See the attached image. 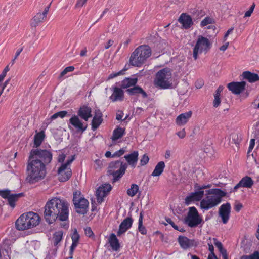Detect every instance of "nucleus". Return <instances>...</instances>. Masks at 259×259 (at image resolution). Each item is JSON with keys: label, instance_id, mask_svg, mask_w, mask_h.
Masks as SVG:
<instances>
[{"label": "nucleus", "instance_id": "c9c22d12", "mask_svg": "<svg viewBox=\"0 0 259 259\" xmlns=\"http://www.w3.org/2000/svg\"><path fill=\"white\" fill-rule=\"evenodd\" d=\"M10 252V247L4 244L0 245V259L4 257L7 259V257L9 258V253Z\"/></svg>", "mask_w": 259, "mask_h": 259}, {"label": "nucleus", "instance_id": "f03ea898", "mask_svg": "<svg viewBox=\"0 0 259 259\" xmlns=\"http://www.w3.org/2000/svg\"><path fill=\"white\" fill-rule=\"evenodd\" d=\"M69 204L63 198L54 197L48 201L44 207V218L51 224L57 219L61 221L68 219Z\"/></svg>", "mask_w": 259, "mask_h": 259}, {"label": "nucleus", "instance_id": "bb28decb", "mask_svg": "<svg viewBox=\"0 0 259 259\" xmlns=\"http://www.w3.org/2000/svg\"><path fill=\"white\" fill-rule=\"evenodd\" d=\"M103 114L99 110L95 112V114L92 121V129L93 131L97 129L103 121Z\"/></svg>", "mask_w": 259, "mask_h": 259}, {"label": "nucleus", "instance_id": "6e6d98bb", "mask_svg": "<svg viewBox=\"0 0 259 259\" xmlns=\"http://www.w3.org/2000/svg\"><path fill=\"white\" fill-rule=\"evenodd\" d=\"M88 0H77L75 4L77 8H81L87 2Z\"/></svg>", "mask_w": 259, "mask_h": 259}, {"label": "nucleus", "instance_id": "338daca9", "mask_svg": "<svg viewBox=\"0 0 259 259\" xmlns=\"http://www.w3.org/2000/svg\"><path fill=\"white\" fill-rule=\"evenodd\" d=\"M223 90V87L221 85L219 86L217 90H216L215 94L214 95V97H220V93L222 92Z\"/></svg>", "mask_w": 259, "mask_h": 259}, {"label": "nucleus", "instance_id": "680f3d73", "mask_svg": "<svg viewBox=\"0 0 259 259\" xmlns=\"http://www.w3.org/2000/svg\"><path fill=\"white\" fill-rule=\"evenodd\" d=\"M219 251L220 253L221 254L223 259H228V255L226 249L223 248H222V249H220Z\"/></svg>", "mask_w": 259, "mask_h": 259}, {"label": "nucleus", "instance_id": "603ef678", "mask_svg": "<svg viewBox=\"0 0 259 259\" xmlns=\"http://www.w3.org/2000/svg\"><path fill=\"white\" fill-rule=\"evenodd\" d=\"M125 150L124 149H123V148L120 149V150L115 152L113 154L112 157L113 158L119 157L121 156H122V155H123L124 153H125Z\"/></svg>", "mask_w": 259, "mask_h": 259}, {"label": "nucleus", "instance_id": "b1692460", "mask_svg": "<svg viewBox=\"0 0 259 259\" xmlns=\"http://www.w3.org/2000/svg\"><path fill=\"white\" fill-rule=\"evenodd\" d=\"M28 220V229L38 225L40 222V218L38 214L33 212H29L26 213Z\"/></svg>", "mask_w": 259, "mask_h": 259}, {"label": "nucleus", "instance_id": "4c0bfd02", "mask_svg": "<svg viewBox=\"0 0 259 259\" xmlns=\"http://www.w3.org/2000/svg\"><path fill=\"white\" fill-rule=\"evenodd\" d=\"M143 211H141L140 213L139 218L138 220V229L141 234L146 235L147 234V229H146L145 227L143 225Z\"/></svg>", "mask_w": 259, "mask_h": 259}, {"label": "nucleus", "instance_id": "c85d7f7f", "mask_svg": "<svg viewBox=\"0 0 259 259\" xmlns=\"http://www.w3.org/2000/svg\"><path fill=\"white\" fill-rule=\"evenodd\" d=\"M242 76L244 79L247 80L250 83L259 81V75L257 74L252 73L249 71L243 72Z\"/></svg>", "mask_w": 259, "mask_h": 259}, {"label": "nucleus", "instance_id": "f3484780", "mask_svg": "<svg viewBox=\"0 0 259 259\" xmlns=\"http://www.w3.org/2000/svg\"><path fill=\"white\" fill-rule=\"evenodd\" d=\"M231 205L227 202L222 204L219 208V215L222 219L223 224H226L230 218Z\"/></svg>", "mask_w": 259, "mask_h": 259}, {"label": "nucleus", "instance_id": "a18cd8bd", "mask_svg": "<svg viewBox=\"0 0 259 259\" xmlns=\"http://www.w3.org/2000/svg\"><path fill=\"white\" fill-rule=\"evenodd\" d=\"M241 259H259V253L257 251H255L250 255L242 256Z\"/></svg>", "mask_w": 259, "mask_h": 259}, {"label": "nucleus", "instance_id": "58836bf2", "mask_svg": "<svg viewBox=\"0 0 259 259\" xmlns=\"http://www.w3.org/2000/svg\"><path fill=\"white\" fill-rule=\"evenodd\" d=\"M58 248V246L52 245L48 251L46 258L54 259V258L56 256Z\"/></svg>", "mask_w": 259, "mask_h": 259}, {"label": "nucleus", "instance_id": "2f4dec72", "mask_svg": "<svg viewBox=\"0 0 259 259\" xmlns=\"http://www.w3.org/2000/svg\"><path fill=\"white\" fill-rule=\"evenodd\" d=\"M165 167L164 162L161 161L156 165L153 172L151 174V176L153 177H158L160 176L163 172Z\"/></svg>", "mask_w": 259, "mask_h": 259}, {"label": "nucleus", "instance_id": "7c9ffc66", "mask_svg": "<svg viewBox=\"0 0 259 259\" xmlns=\"http://www.w3.org/2000/svg\"><path fill=\"white\" fill-rule=\"evenodd\" d=\"M125 134V128L118 126L113 132L111 139L112 141H116L121 138Z\"/></svg>", "mask_w": 259, "mask_h": 259}, {"label": "nucleus", "instance_id": "2eb2a0df", "mask_svg": "<svg viewBox=\"0 0 259 259\" xmlns=\"http://www.w3.org/2000/svg\"><path fill=\"white\" fill-rule=\"evenodd\" d=\"M246 84V82L244 81L232 82L227 84V88L233 94L239 95L245 90Z\"/></svg>", "mask_w": 259, "mask_h": 259}, {"label": "nucleus", "instance_id": "412c9836", "mask_svg": "<svg viewBox=\"0 0 259 259\" xmlns=\"http://www.w3.org/2000/svg\"><path fill=\"white\" fill-rule=\"evenodd\" d=\"M77 116L85 122L88 121L92 117L91 108L85 105L81 106L77 112Z\"/></svg>", "mask_w": 259, "mask_h": 259}, {"label": "nucleus", "instance_id": "6ab92c4d", "mask_svg": "<svg viewBox=\"0 0 259 259\" xmlns=\"http://www.w3.org/2000/svg\"><path fill=\"white\" fill-rule=\"evenodd\" d=\"M178 21L182 25V28L185 29H189L194 24L191 17L185 13L181 14L178 19Z\"/></svg>", "mask_w": 259, "mask_h": 259}, {"label": "nucleus", "instance_id": "37998d69", "mask_svg": "<svg viewBox=\"0 0 259 259\" xmlns=\"http://www.w3.org/2000/svg\"><path fill=\"white\" fill-rule=\"evenodd\" d=\"M75 68L73 66L66 67L60 73L59 78H61L66 74L68 72L73 71Z\"/></svg>", "mask_w": 259, "mask_h": 259}, {"label": "nucleus", "instance_id": "dca6fc26", "mask_svg": "<svg viewBox=\"0 0 259 259\" xmlns=\"http://www.w3.org/2000/svg\"><path fill=\"white\" fill-rule=\"evenodd\" d=\"M204 191L196 190L194 192L190 193L185 199V203L188 205L192 202L201 201L204 196Z\"/></svg>", "mask_w": 259, "mask_h": 259}, {"label": "nucleus", "instance_id": "ddd939ff", "mask_svg": "<svg viewBox=\"0 0 259 259\" xmlns=\"http://www.w3.org/2000/svg\"><path fill=\"white\" fill-rule=\"evenodd\" d=\"M178 243L180 247L184 250L188 248L196 247L198 246V242L194 239H190L186 236L180 235L178 238Z\"/></svg>", "mask_w": 259, "mask_h": 259}, {"label": "nucleus", "instance_id": "e2e57ef3", "mask_svg": "<svg viewBox=\"0 0 259 259\" xmlns=\"http://www.w3.org/2000/svg\"><path fill=\"white\" fill-rule=\"evenodd\" d=\"M66 158V155L64 153H61L58 155V161L60 163H63Z\"/></svg>", "mask_w": 259, "mask_h": 259}, {"label": "nucleus", "instance_id": "c03bdc74", "mask_svg": "<svg viewBox=\"0 0 259 259\" xmlns=\"http://www.w3.org/2000/svg\"><path fill=\"white\" fill-rule=\"evenodd\" d=\"M211 187L210 184L208 185H199L198 184L196 183L194 185V188L195 190H198V191H204L203 190L206 188H210Z\"/></svg>", "mask_w": 259, "mask_h": 259}, {"label": "nucleus", "instance_id": "e433bc0d", "mask_svg": "<svg viewBox=\"0 0 259 259\" xmlns=\"http://www.w3.org/2000/svg\"><path fill=\"white\" fill-rule=\"evenodd\" d=\"M45 137V132L40 131L34 136V144L36 147L39 146L42 142Z\"/></svg>", "mask_w": 259, "mask_h": 259}, {"label": "nucleus", "instance_id": "3c124183", "mask_svg": "<svg viewBox=\"0 0 259 259\" xmlns=\"http://www.w3.org/2000/svg\"><path fill=\"white\" fill-rule=\"evenodd\" d=\"M123 74H124V70H121L118 72H114V73H111L108 77V80L112 79L118 76L123 75Z\"/></svg>", "mask_w": 259, "mask_h": 259}, {"label": "nucleus", "instance_id": "69168bd1", "mask_svg": "<svg viewBox=\"0 0 259 259\" xmlns=\"http://www.w3.org/2000/svg\"><path fill=\"white\" fill-rule=\"evenodd\" d=\"M221 103V100L220 97H214V100L213 102V106L215 107H217L219 106Z\"/></svg>", "mask_w": 259, "mask_h": 259}, {"label": "nucleus", "instance_id": "ea45409f", "mask_svg": "<svg viewBox=\"0 0 259 259\" xmlns=\"http://www.w3.org/2000/svg\"><path fill=\"white\" fill-rule=\"evenodd\" d=\"M139 190V186L135 184L131 185V187L127 189V194L130 197H134Z\"/></svg>", "mask_w": 259, "mask_h": 259}, {"label": "nucleus", "instance_id": "20e7f679", "mask_svg": "<svg viewBox=\"0 0 259 259\" xmlns=\"http://www.w3.org/2000/svg\"><path fill=\"white\" fill-rule=\"evenodd\" d=\"M151 55V50L148 45H141L131 54L130 62L133 66H141Z\"/></svg>", "mask_w": 259, "mask_h": 259}, {"label": "nucleus", "instance_id": "aec40b11", "mask_svg": "<svg viewBox=\"0 0 259 259\" xmlns=\"http://www.w3.org/2000/svg\"><path fill=\"white\" fill-rule=\"evenodd\" d=\"M133 223V220L131 217L125 218L119 225L117 235L120 236L122 234L125 233L127 230L131 228Z\"/></svg>", "mask_w": 259, "mask_h": 259}, {"label": "nucleus", "instance_id": "1a4fd4ad", "mask_svg": "<svg viewBox=\"0 0 259 259\" xmlns=\"http://www.w3.org/2000/svg\"><path fill=\"white\" fill-rule=\"evenodd\" d=\"M74 155L71 156L65 163H62L58 169V179L60 182L68 181L72 175V171L70 165L74 160Z\"/></svg>", "mask_w": 259, "mask_h": 259}, {"label": "nucleus", "instance_id": "9d476101", "mask_svg": "<svg viewBox=\"0 0 259 259\" xmlns=\"http://www.w3.org/2000/svg\"><path fill=\"white\" fill-rule=\"evenodd\" d=\"M209 40L206 37L199 36L193 50V57L195 60L198 58L199 53L207 51L210 47Z\"/></svg>", "mask_w": 259, "mask_h": 259}, {"label": "nucleus", "instance_id": "49530a36", "mask_svg": "<svg viewBox=\"0 0 259 259\" xmlns=\"http://www.w3.org/2000/svg\"><path fill=\"white\" fill-rule=\"evenodd\" d=\"M165 220H166V221L169 224H170L175 230H178L180 232H182L184 231V230L183 229H179V227L174 223V222L171 220V219L166 218Z\"/></svg>", "mask_w": 259, "mask_h": 259}, {"label": "nucleus", "instance_id": "a878e982", "mask_svg": "<svg viewBox=\"0 0 259 259\" xmlns=\"http://www.w3.org/2000/svg\"><path fill=\"white\" fill-rule=\"evenodd\" d=\"M139 153L137 151H134L129 154L125 155L124 158L127 162V164L130 165L132 168H135L136 164L138 160Z\"/></svg>", "mask_w": 259, "mask_h": 259}, {"label": "nucleus", "instance_id": "a19ab883", "mask_svg": "<svg viewBox=\"0 0 259 259\" xmlns=\"http://www.w3.org/2000/svg\"><path fill=\"white\" fill-rule=\"evenodd\" d=\"M71 237L72 241L71 245L77 246L78 244L80 236L76 229H74Z\"/></svg>", "mask_w": 259, "mask_h": 259}, {"label": "nucleus", "instance_id": "5701e85b", "mask_svg": "<svg viewBox=\"0 0 259 259\" xmlns=\"http://www.w3.org/2000/svg\"><path fill=\"white\" fill-rule=\"evenodd\" d=\"M192 115V112L191 111L180 114L176 119V124L178 126L185 125L189 121Z\"/></svg>", "mask_w": 259, "mask_h": 259}, {"label": "nucleus", "instance_id": "de8ad7c7", "mask_svg": "<svg viewBox=\"0 0 259 259\" xmlns=\"http://www.w3.org/2000/svg\"><path fill=\"white\" fill-rule=\"evenodd\" d=\"M103 166V160L101 159H96L95 161L94 167L96 170L101 169Z\"/></svg>", "mask_w": 259, "mask_h": 259}, {"label": "nucleus", "instance_id": "72a5a7b5", "mask_svg": "<svg viewBox=\"0 0 259 259\" xmlns=\"http://www.w3.org/2000/svg\"><path fill=\"white\" fill-rule=\"evenodd\" d=\"M63 232L62 231H58L55 232L53 235L52 240L53 245L59 247L60 243L63 239Z\"/></svg>", "mask_w": 259, "mask_h": 259}, {"label": "nucleus", "instance_id": "f257e3e1", "mask_svg": "<svg viewBox=\"0 0 259 259\" xmlns=\"http://www.w3.org/2000/svg\"><path fill=\"white\" fill-rule=\"evenodd\" d=\"M52 157V153L48 150L32 149L26 163L25 181L34 184L43 180L47 174L46 166L51 162Z\"/></svg>", "mask_w": 259, "mask_h": 259}, {"label": "nucleus", "instance_id": "473e14b6", "mask_svg": "<svg viewBox=\"0 0 259 259\" xmlns=\"http://www.w3.org/2000/svg\"><path fill=\"white\" fill-rule=\"evenodd\" d=\"M137 78H125L121 82V87L122 89H127L135 86L137 83Z\"/></svg>", "mask_w": 259, "mask_h": 259}, {"label": "nucleus", "instance_id": "bf43d9fd", "mask_svg": "<svg viewBox=\"0 0 259 259\" xmlns=\"http://www.w3.org/2000/svg\"><path fill=\"white\" fill-rule=\"evenodd\" d=\"M213 243L214 244L215 246L218 248L219 250L222 249V248H223L221 242L218 241V240L216 238H213Z\"/></svg>", "mask_w": 259, "mask_h": 259}, {"label": "nucleus", "instance_id": "09e8293b", "mask_svg": "<svg viewBox=\"0 0 259 259\" xmlns=\"http://www.w3.org/2000/svg\"><path fill=\"white\" fill-rule=\"evenodd\" d=\"M149 160V157L146 155L144 154L142 157L141 160H140V165L141 166H144L146 164H147Z\"/></svg>", "mask_w": 259, "mask_h": 259}, {"label": "nucleus", "instance_id": "13d9d810", "mask_svg": "<svg viewBox=\"0 0 259 259\" xmlns=\"http://www.w3.org/2000/svg\"><path fill=\"white\" fill-rule=\"evenodd\" d=\"M85 234L88 237H92L94 233L90 227H87L84 229Z\"/></svg>", "mask_w": 259, "mask_h": 259}, {"label": "nucleus", "instance_id": "7ed1b4c3", "mask_svg": "<svg viewBox=\"0 0 259 259\" xmlns=\"http://www.w3.org/2000/svg\"><path fill=\"white\" fill-rule=\"evenodd\" d=\"M207 195L200 201V207L203 211L208 210L218 205L227 193L221 189L214 188L207 191Z\"/></svg>", "mask_w": 259, "mask_h": 259}, {"label": "nucleus", "instance_id": "39448f33", "mask_svg": "<svg viewBox=\"0 0 259 259\" xmlns=\"http://www.w3.org/2000/svg\"><path fill=\"white\" fill-rule=\"evenodd\" d=\"M171 75V70L168 68L160 70L156 74L154 80V85L161 89L170 88L172 85Z\"/></svg>", "mask_w": 259, "mask_h": 259}, {"label": "nucleus", "instance_id": "c756f323", "mask_svg": "<svg viewBox=\"0 0 259 259\" xmlns=\"http://www.w3.org/2000/svg\"><path fill=\"white\" fill-rule=\"evenodd\" d=\"M109 243L112 250L117 251L120 248L118 239L115 234L112 233L109 238Z\"/></svg>", "mask_w": 259, "mask_h": 259}, {"label": "nucleus", "instance_id": "f8f14e48", "mask_svg": "<svg viewBox=\"0 0 259 259\" xmlns=\"http://www.w3.org/2000/svg\"><path fill=\"white\" fill-rule=\"evenodd\" d=\"M112 188V186L110 184L105 183L97 189L96 197L98 203L101 204L104 201V198L108 195Z\"/></svg>", "mask_w": 259, "mask_h": 259}, {"label": "nucleus", "instance_id": "5fc2aeb1", "mask_svg": "<svg viewBox=\"0 0 259 259\" xmlns=\"http://www.w3.org/2000/svg\"><path fill=\"white\" fill-rule=\"evenodd\" d=\"M254 7H255V5H254V4H253L250 7V9L245 13L244 17H248L250 16L252 13L253 11Z\"/></svg>", "mask_w": 259, "mask_h": 259}, {"label": "nucleus", "instance_id": "0eeeda50", "mask_svg": "<svg viewBox=\"0 0 259 259\" xmlns=\"http://www.w3.org/2000/svg\"><path fill=\"white\" fill-rule=\"evenodd\" d=\"M184 223L191 228H195L200 224H203L204 221L194 206L190 207L187 215L184 219Z\"/></svg>", "mask_w": 259, "mask_h": 259}, {"label": "nucleus", "instance_id": "4be33fe9", "mask_svg": "<svg viewBox=\"0 0 259 259\" xmlns=\"http://www.w3.org/2000/svg\"><path fill=\"white\" fill-rule=\"evenodd\" d=\"M254 182L251 177L245 176L242 178L239 182L233 188V192L236 191L239 188H251L253 185Z\"/></svg>", "mask_w": 259, "mask_h": 259}, {"label": "nucleus", "instance_id": "9b49d317", "mask_svg": "<svg viewBox=\"0 0 259 259\" xmlns=\"http://www.w3.org/2000/svg\"><path fill=\"white\" fill-rule=\"evenodd\" d=\"M70 130L75 129L78 132L83 133L88 127L87 123L82 122L79 117L76 115H73L69 119L68 123Z\"/></svg>", "mask_w": 259, "mask_h": 259}, {"label": "nucleus", "instance_id": "4d7b16f0", "mask_svg": "<svg viewBox=\"0 0 259 259\" xmlns=\"http://www.w3.org/2000/svg\"><path fill=\"white\" fill-rule=\"evenodd\" d=\"M186 131L185 128L182 129L181 131L176 133V135L180 138L183 139L186 136Z\"/></svg>", "mask_w": 259, "mask_h": 259}, {"label": "nucleus", "instance_id": "052dcab7", "mask_svg": "<svg viewBox=\"0 0 259 259\" xmlns=\"http://www.w3.org/2000/svg\"><path fill=\"white\" fill-rule=\"evenodd\" d=\"M255 145V139H251L250 141L249 146L248 150V153L251 152L253 149Z\"/></svg>", "mask_w": 259, "mask_h": 259}, {"label": "nucleus", "instance_id": "864d4df0", "mask_svg": "<svg viewBox=\"0 0 259 259\" xmlns=\"http://www.w3.org/2000/svg\"><path fill=\"white\" fill-rule=\"evenodd\" d=\"M58 117H58V114H57V113H55V114H54L53 115H52L50 117V118H49L48 119H46L45 120V122H46V124H50L53 120L56 119Z\"/></svg>", "mask_w": 259, "mask_h": 259}, {"label": "nucleus", "instance_id": "8fccbe9b", "mask_svg": "<svg viewBox=\"0 0 259 259\" xmlns=\"http://www.w3.org/2000/svg\"><path fill=\"white\" fill-rule=\"evenodd\" d=\"M10 194L11 191L9 190H0V196L3 198L8 199Z\"/></svg>", "mask_w": 259, "mask_h": 259}, {"label": "nucleus", "instance_id": "a211bd4d", "mask_svg": "<svg viewBox=\"0 0 259 259\" xmlns=\"http://www.w3.org/2000/svg\"><path fill=\"white\" fill-rule=\"evenodd\" d=\"M122 89L116 86H112L111 88V90L112 91V94L109 97L110 100L113 102L123 101L124 95Z\"/></svg>", "mask_w": 259, "mask_h": 259}, {"label": "nucleus", "instance_id": "774afa93", "mask_svg": "<svg viewBox=\"0 0 259 259\" xmlns=\"http://www.w3.org/2000/svg\"><path fill=\"white\" fill-rule=\"evenodd\" d=\"M57 114H58V117L63 118L67 115V112L66 111H61L58 112Z\"/></svg>", "mask_w": 259, "mask_h": 259}, {"label": "nucleus", "instance_id": "cd10ccee", "mask_svg": "<svg viewBox=\"0 0 259 259\" xmlns=\"http://www.w3.org/2000/svg\"><path fill=\"white\" fill-rule=\"evenodd\" d=\"M126 92L130 96L141 94L143 98L147 97V93L139 86H134L133 88L127 89Z\"/></svg>", "mask_w": 259, "mask_h": 259}, {"label": "nucleus", "instance_id": "423d86ee", "mask_svg": "<svg viewBox=\"0 0 259 259\" xmlns=\"http://www.w3.org/2000/svg\"><path fill=\"white\" fill-rule=\"evenodd\" d=\"M127 167V163L120 160H116L109 164L108 172L113 176V181L115 182L124 175Z\"/></svg>", "mask_w": 259, "mask_h": 259}, {"label": "nucleus", "instance_id": "4468645a", "mask_svg": "<svg viewBox=\"0 0 259 259\" xmlns=\"http://www.w3.org/2000/svg\"><path fill=\"white\" fill-rule=\"evenodd\" d=\"M51 4L52 2H50L48 5L45 7L44 11L42 13L40 12H38L33 17L31 21V25L32 27H36L39 24L42 23L44 21L49 12Z\"/></svg>", "mask_w": 259, "mask_h": 259}, {"label": "nucleus", "instance_id": "f704fd0d", "mask_svg": "<svg viewBox=\"0 0 259 259\" xmlns=\"http://www.w3.org/2000/svg\"><path fill=\"white\" fill-rule=\"evenodd\" d=\"M23 196V193L18 194H10L8 198L9 204L11 207L14 208L15 206V202L18 199Z\"/></svg>", "mask_w": 259, "mask_h": 259}, {"label": "nucleus", "instance_id": "79ce46f5", "mask_svg": "<svg viewBox=\"0 0 259 259\" xmlns=\"http://www.w3.org/2000/svg\"><path fill=\"white\" fill-rule=\"evenodd\" d=\"M214 22L213 19L210 17H205L200 23L201 27H204L208 24H212Z\"/></svg>", "mask_w": 259, "mask_h": 259}, {"label": "nucleus", "instance_id": "6e6552de", "mask_svg": "<svg viewBox=\"0 0 259 259\" xmlns=\"http://www.w3.org/2000/svg\"><path fill=\"white\" fill-rule=\"evenodd\" d=\"M73 202L76 212L79 214H85L89 210V202L81 195L79 191L73 193Z\"/></svg>", "mask_w": 259, "mask_h": 259}, {"label": "nucleus", "instance_id": "0e129e2a", "mask_svg": "<svg viewBox=\"0 0 259 259\" xmlns=\"http://www.w3.org/2000/svg\"><path fill=\"white\" fill-rule=\"evenodd\" d=\"M77 246L71 245L70 249H69V256H68V258L72 259L73 258V253L74 252V250Z\"/></svg>", "mask_w": 259, "mask_h": 259}, {"label": "nucleus", "instance_id": "393cba45", "mask_svg": "<svg viewBox=\"0 0 259 259\" xmlns=\"http://www.w3.org/2000/svg\"><path fill=\"white\" fill-rule=\"evenodd\" d=\"M28 220L27 214H22L16 221L15 225L19 230H24L28 229Z\"/></svg>", "mask_w": 259, "mask_h": 259}]
</instances>
